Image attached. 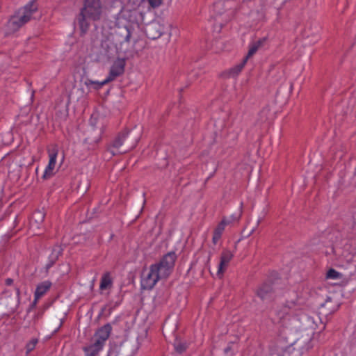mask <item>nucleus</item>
<instances>
[{
    "instance_id": "1",
    "label": "nucleus",
    "mask_w": 356,
    "mask_h": 356,
    "mask_svg": "<svg viewBox=\"0 0 356 356\" xmlns=\"http://www.w3.org/2000/svg\"><path fill=\"white\" fill-rule=\"evenodd\" d=\"M140 139V133L136 130L124 131L118 134L112 143V147L115 149L114 152L109 149L113 155L124 154L133 149Z\"/></svg>"
},
{
    "instance_id": "2",
    "label": "nucleus",
    "mask_w": 356,
    "mask_h": 356,
    "mask_svg": "<svg viewBox=\"0 0 356 356\" xmlns=\"http://www.w3.org/2000/svg\"><path fill=\"white\" fill-rule=\"evenodd\" d=\"M104 0H83V6L81 11L87 15L88 18L93 21L100 19Z\"/></svg>"
},
{
    "instance_id": "3",
    "label": "nucleus",
    "mask_w": 356,
    "mask_h": 356,
    "mask_svg": "<svg viewBox=\"0 0 356 356\" xmlns=\"http://www.w3.org/2000/svg\"><path fill=\"white\" fill-rule=\"evenodd\" d=\"M233 2L231 1L219 0L213 3L215 17H222V22H227L234 16V10L232 8Z\"/></svg>"
},
{
    "instance_id": "4",
    "label": "nucleus",
    "mask_w": 356,
    "mask_h": 356,
    "mask_svg": "<svg viewBox=\"0 0 356 356\" xmlns=\"http://www.w3.org/2000/svg\"><path fill=\"white\" fill-rule=\"evenodd\" d=\"M37 10L38 6L35 4V1L33 0L19 11L18 14L19 15L18 17L15 16L12 18L11 23L17 28L22 26L30 21L32 15L36 12Z\"/></svg>"
},
{
    "instance_id": "5",
    "label": "nucleus",
    "mask_w": 356,
    "mask_h": 356,
    "mask_svg": "<svg viewBox=\"0 0 356 356\" xmlns=\"http://www.w3.org/2000/svg\"><path fill=\"white\" fill-rule=\"evenodd\" d=\"M164 278L159 271V268L151 265L149 270L142 273L141 286L145 289H152L159 279Z\"/></svg>"
},
{
    "instance_id": "6",
    "label": "nucleus",
    "mask_w": 356,
    "mask_h": 356,
    "mask_svg": "<svg viewBox=\"0 0 356 356\" xmlns=\"http://www.w3.org/2000/svg\"><path fill=\"white\" fill-rule=\"evenodd\" d=\"M176 259L177 255L175 252H170L165 254L158 264H155L154 265L159 268V271L161 273V275L164 278H166L171 273Z\"/></svg>"
},
{
    "instance_id": "7",
    "label": "nucleus",
    "mask_w": 356,
    "mask_h": 356,
    "mask_svg": "<svg viewBox=\"0 0 356 356\" xmlns=\"http://www.w3.org/2000/svg\"><path fill=\"white\" fill-rule=\"evenodd\" d=\"M134 28L131 26H118L113 33V40L119 44L129 42L132 35Z\"/></svg>"
},
{
    "instance_id": "8",
    "label": "nucleus",
    "mask_w": 356,
    "mask_h": 356,
    "mask_svg": "<svg viewBox=\"0 0 356 356\" xmlns=\"http://www.w3.org/2000/svg\"><path fill=\"white\" fill-rule=\"evenodd\" d=\"M164 32V26L158 21H153L145 27L147 38L152 40L159 38Z\"/></svg>"
},
{
    "instance_id": "9",
    "label": "nucleus",
    "mask_w": 356,
    "mask_h": 356,
    "mask_svg": "<svg viewBox=\"0 0 356 356\" xmlns=\"http://www.w3.org/2000/svg\"><path fill=\"white\" fill-rule=\"evenodd\" d=\"M275 289L271 282H265L257 290V295L262 300H270L274 296Z\"/></svg>"
},
{
    "instance_id": "10",
    "label": "nucleus",
    "mask_w": 356,
    "mask_h": 356,
    "mask_svg": "<svg viewBox=\"0 0 356 356\" xmlns=\"http://www.w3.org/2000/svg\"><path fill=\"white\" fill-rule=\"evenodd\" d=\"M111 324L106 323L96 331L92 340L99 341L104 346L105 342L111 334Z\"/></svg>"
},
{
    "instance_id": "11",
    "label": "nucleus",
    "mask_w": 356,
    "mask_h": 356,
    "mask_svg": "<svg viewBox=\"0 0 356 356\" xmlns=\"http://www.w3.org/2000/svg\"><path fill=\"white\" fill-rule=\"evenodd\" d=\"M124 60H118L113 63L110 69L109 75L107 77L110 82L124 73Z\"/></svg>"
},
{
    "instance_id": "12",
    "label": "nucleus",
    "mask_w": 356,
    "mask_h": 356,
    "mask_svg": "<svg viewBox=\"0 0 356 356\" xmlns=\"http://www.w3.org/2000/svg\"><path fill=\"white\" fill-rule=\"evenodd\" d=\"M115 52V47L108 40H103L100 45V53L106 58L110 59L113 57Z\"/></svg>"
},
{
    "instance_id": "13",
    "label": "nucleus",
    "mask_w": 356,
    "mask_h": 356,
    "mask_svg": "<svg viewBox=\"0 0 356 356\" xmlns=\"http://www.w3.org/2000/svg\"><path fill=\"white\" fill-rule=\"evenodd\" d=\"M233 254L227 249L223 250L220 256V261L218 266V274H222L233 258Z\"/></svg>"
},
{
    "instance_id": "14",
    "label": "nucleus",
    "mask_w": 356,
    "mask_h": 356,
    "mask_svg": "<svg viewBox=\"0 0 356 356\" xmlns=\"http://www.w3.org/2000/svg\"><path fill=\"white\" fill-rule=\"evenodd\" d=\"M63 249L60 245H56L53 247L51 253L49 257V262L47 264L45 268L46 271L48 272L50 268H51L59 257L62 254Z\"/></svg>"
},
{
    "instance_id": "15",
    "label": "nucleus",
    "mask_w": 356,
    "mask_h": 356,
    "mask_svg": "<svg viewBox=\"0 0 356 356\" xmlns=\"http://www.w3.org/2000/svg\"><path fill=\"white\" fill-rule=\"evenodd\" d=\"M103 347L104 345L99 341L92 340L90 346L83 347V351L86 356H97Z\"/></svg>"
},
{
    "instance_id": "16",
    "label": "nucleus",
    "mask_w": 356,
    "mask_h": 356,
    "mask_svg": "<svg viewBox=\"0 0 356 356\" xmlns=\"http://www.w3.org/2000/svg\"><path fill=\"white\" fill-rule=\"evenodd\" d=\"M86 17H88L87 15L81 11H80V13L76 17V21L80 29L81 35H85L88 32L90 27V23L86 19Z\"/></svg>"
},
{
    "instance_id": "17",
    "label": "nucleus",
    "mask_w": 356,
    "mask_h": 356,
    "mask_svg": "<svg viewBox=\"0 0 356 356\" xmlns=\"http://www.w3.org/2000/svg\"><path fill=\"white\" fill-rule=\"evenodd\" d=\"M56 156L57 153H52L49 155V162L42 176V178L44 179H47L54 175L53 170L56 165Z\"/></svg>"
},
{
    "instance_id": "18",
    "label": "nucleus",
    "mask_w": 356,
    "mask_h": 356,
    "mask_svg": "<svg viewBox=\"0 0 356 356\" xmlns=\"http://www.w3.org/2000/svg\"><path fill=\"white\" fill-rule=\"evenodd\" d=\"M246 63L247 62L243 59V60L239 64L229 69L227 71L224 72L222 74V76L226 78L236 76L241 72Z\"/></svg>"
},
{
    "instance_id": "19",
    "label": "nucleus",
    "mask_w": 356,
    "mask_h": 356,
    "mask_svg": "<svg viewBox=\"0 0 356 356\" xmlns=\"http://www.w3.org/2000/svg\"><path fill=\"white\" fill-rule=\"evenodd\" d=\"M51 286L50 281H44L39 284L35 291V297L36 300L40 298Z\"/></svg>"
},
{
    "instance_id": "20",
    "label": "nucleus",
    "mask_w": 356,
    "mask_h": 356,
    "mask_svg": "<svg viewBox=\"0 0 356 356\" xmlns=\"http://www.w3.org/2000/svg\"><path fill=\"white\" fill-rule=\"evenodd\" d=\"M44 217L45 213H44V211L41 210H36L34 211L31 218L30 224L32 226L40 225L43 222Z\"/></svg>"
},
{
    "instance_id": "21",
    "label": "nucleus",
    "mask_w": 356,
    "mask_h": 356,
    "mask_svg": "<svg viewBox=\"0 0 356 356\" xmlns=\"http://www.w3.org/2000/svg\"><path fill=\"white\" fill-rule=\"evenodd\" d=\"M109 79H108L107 78L106 79H104V81H92L89 79H87L86 81H85V85L87 86H89L90 85H93L94 87L93 88L95 89V90H99L104 85L109 83Z\"/></svg>"
},
{
    "instance_id": "22",
    "label": "nucleus",
    "mask_w": 356,
    "mask_h": 356,
    "mask_svg": "<svg viewBox=\"0 0 356 356\" xmlns=\"http://www.w3.org/2000/svg\"><path fill=\"white\" fill-rule=\"evenodd\" d=\"M231 223V221L224 218L221 222L218 225L213 232L215 234L222 236L223 231L225 230V225Z\"/></svg>"
},
{
    "instance_id": "23",
    "label": "nucleus",
    "mask_w": 356,
    "mask_h": 356,
    "mask_svg": "<svg viewBox=\"0 0 356 356\" xmlns=\"http://www.w3.org/2000/svg\"><path fill=\"white\" fill-rule=\"evenodd\" d=\"M112 282L109 277L108 273L105 274L101 280L100 289H106L108 286H111Z\"/></svg>"
},
{
    "instance_id": "24",
    "label": "nucleus",
    "mask_w": 356,
    "mask_h": 356,
    "mask_svg": "<svg viewBox=\"0 0 356 356\" xmlns=\"http://www.w3.org/2000/svg\"><path fill=\"white\" fill-rule=\"evenodd\" d=\"M342 277L341 273H339L336 270L333 268H330L326 274V278L327 279H341Z\"/></svg>"
},
{
    "instance_id": "25",
    "label": "nucleus",
    "mask_w": 356,
    "mask_h": 356,
    "mask_svg": "<svg viewBox=\"0 0 356 356\" xmlns=\"http://www.w3.org/2000/svg\"><path fill=\"white\" fill-rule=\"evenodd\" d=\"M174 347L176 352L181 354L186 350L187 346L186 343H181L176 340V341L174 343Z\"/></svg>"
},
{
    "instance_id": "26",
    "label": "nucleus",
    "mask_w": 356,
    "mask_h": 356,
    "mask_svg": "<svg viewBox=\"0 0 356 356\" xmlns=\"http://www.w3.org/2000/svg\"><path fill=\"white\" fill-rule=\"evenodd\" d=\"M258 51L257 47L254 45L253 43H252L250 46L249 51L248 52V54L246 56L243 58L245 62L248 61V60L257 51Z\"/></svg>"
},
{
    "instance_id": "27",
    "label": "nucleus",
    "mask_w": 356,
    "mask_h": 356,
    "mask_svg": "<svg viewBox=\"0 0 356 356\" xmlns=\"http://www.w3.org/2000/svg\"><path fill=\"white\" fill-rule=\"evenodd\" d=\"M37 339H32L29 343L26 345V355H28L30 352H31L35 347L38 343Z\"/></svg>"
},
{
    "instance_id": "28",
    "label": "nucleus",
    "mask_w": 356,
    "mask_h": 356,
    "mask_svg": "<svg viewBox=\"0 0 356 356\" xmlns=\"http://www.w3.org/2000/svg\"><path fill=\"white\" fill-rule=\"evenodd\" d=\"M89 187L88 180H84L83 183H80L77 186V190L81 193H85Z\"/></svg>"
},
{
    "instance_id": "29",
    "label": "nucleus",
    "mask_w": 356,
    "mask_h": 356,
    "mask_svg": "<svg viewBox=\"0 0 356 356\" xmlns=\"http://www.w3.org/2000/svg\"><path fill=\"white\" fill-rule=\"evenodd\" d=\"M241 214H242V209L241 207L240 208L238 212L236 213V214H233L232 216H231V220H229L231 221V223L232 222H237L239 220L241 216Z\"/></svg>"
},
{
    "instance_id": "30",
    "label": "nucleus",
    "mask_w": 356,
    "mask_h": 356,
    "mask_svg": "<svg viewBox=\"0 0 356 356\" xmlns=\"http://www.w3.org/2000/svg\"><path fill=\"white\" fill-rule=\"evenodd\" d=\"M152 8H157L162 3V0H147Z\"/></svg>"
},
{
    "instance_id": "31",
    "label": "nucleus",
    "mask_w": 356,
    "mask_h": 356,
    "mask_svg": "<svg viewBox=\"0 0 356 356\" xmlns=\"http://www.w3.org/2000/svg\"><path fill=\"white\" fill-rule=\"evenodd\" d=\"M266 41V38H261V39L258 40L256 42H254L253 44L254 45H256L257 47V49H259L261 47L263 46V44H264V42Z\"/></svg>"
},
{
    "instance_id": "32",
    "label": "nucleus",
    "mask_w": 356,
    "mask_h": 356,
    "mask_svg": "<svg viewBox=\"0 0 356 356\" xmlns=\"http://www.w3.org/2000/svg\"><path fill=\"white\" fill-rule=\"evenodd\" d=\"M221 238V236L219 235V234H215L213 232V238H212V242L213 244H216L217 242L220 240V238Z\"/></svg>"
},
{
    "instance_id": "33",
    "label": "nucleus",
    "mask_w": 356,
    "mask_h": 356,
    "mask_svg": "<svg viewBox=\"0 0 356 356\" xmlns=\"http://www.w3.org/2000/svg\"><path fill=\"white\" fill-rule=\"evenodd\" d=\"M106 311H108L106 316L110 315L112 311V308L110 307L107 309L106 307H103L100 315H103Z\"/></svg>"
},
{
    "instance_id": "34",
    "label": "nucleus",
    "mask_w": 356,
    "mask_h": 356,
    "mask_svg": "<svg viewBox=\"0 0 356 356\" xmlns=\"http://www.w3.org/2000/svg\"><path fill=\"white\" fill-rule=\"evenodd\" d=\"M332 301V298L330 297V296H327L326 299H325V302L323 303H321L320 305L321 307H324L325 306L326 304H328L329 302H330Z\"/></svg>"
},
{
    "instance_id": "35",
    "label": "nucleus",
    "mask_w": 356,
    "mask_h": 356,
    "mask_svg": "<svg viewBox=\"0 0 356 356\" xmlns=\"http://www.w3.org/2000/svg\"><path fill=\"white\" fill-rule=\"evenodd\" d=\"M5 283H6V285H8V286H10V285H12V284H13V279H11V278H7V279L6 280V281H5Z\"/></svg>"
},
{
    "instance_id": "36",
    "label": "nucleus",
    "mask_w": 356,
    "mask_h": 356,
    "mask_svg": "<svg viewBox=\"0 0 356 356\" xmlns=\"http://www.w3.org/2000/svg\"><path fill=\"white\" fill-rule=\"evenodd\" d=\"M38 300L35 298L34 301L32 302V304L30 305V307L28 309V312H29L32 308L35 307L37 304Z\"/></svg>"
},
{
    "instance_id": "37",
    "label": "nucleus",
    "mask_w": 356,
    "mask_h": 356,
    "mask_svg": "<svg viewBox=\"0 0 356 356\" xmlns=\"http://www.w3.org/2000/svg\"><path fill=\"white\" fill-rule=\"evenodd\" d=\"M63 320L60 319V323H59L58 327L54 330V332H56L61 327V326L63 325Z\"/></svg>"
},
{
    "instance_id": "38",
    "label": "nucleus",
    "mask_w": 356,
    "mask_h": 356,
    "mask_svg": "<svg viewBox=\"0 0 356 356\" xmlns=\"http://www.w3.org/2000/svg\"><path fill=\"white\" fill-rule=\"evenodd\" d=\"M15 290H16V293H17V300H19V296H20V290H19V288L16 287V288H15Z\"/></svg>"
},
{
    "instance_id": "39",
    "label": "nucleus",
    "mask_w": 356,
    "mask_h": 356,
    "mask_svg": "<svg viewBox=\"0 0 356 356\" xmlns=\"http://www.w3.org/2000/svg\"><path fill=\"white\" fill-rule=\"evenodd\" d=\"M42 312H39L35 316V319H38L39 318H40L42 315Z\"/></svg>"
},
{
    "instance_id": "40",
    "label": "nucleus",
    "mask_w": 356,
    "mask_h": 356,
    "mask_svg": "<svg viewBox=\"0 0 356 356\" xmlns=\"http://www.w3.org/2000/svg\"><path fill=\"white\" fill-rule=\"evenodd\" d=\"M287 308H288V309H291V306H289V305H286V306L284 307V313H286H286L288 312L286 311Z\"/></svg>"
},
{
    "instance_id": "41",
    "label": "nucleus",
    "mask_w": 356,
    "mask_h": 356,
    "mask_svg": "<svg viewBox=\"0 0 356 356\" xmlns=\"http://www.w3.org/2000/svg\"><path fill=\"white\" fill-rule=\"evenodd\" d=\"M229 350H230V348L227 347V348L225 349V352L227 353L228 351H229Z\"/></svg>"
},
{
    "instance_id": "42",
    "label": "nucleus",
    "mask_w": 356,
    "mask_h": 356,
    "mask_svg": "<svg viewBox=\"0 0 356 356\" xmlns=\"http://www.w3.org/2000/svg\"><path fill=\"white\" fill-rule=\"evenodd\" d=\"M210 259H211V252H210V253H209V254L208 261H209V260H210Z\"/></svg>"
},
{
    "instance_id": "43",
    "label": "nucleus",
    "mask_w": 356,
    "mask_h": 356,
    "mask_svg": "<svg viewBox=\"0 0 356 356\" xmlns=\"http://www.w3.org/2000/svg\"><path fill=\"white\" fill-rule=\"evenodd\" d=\"M254 231V229H252V231L250 232V235L252 234L253 233V232Z\"/></svg>"
},
{
    "instance_id": "44",
    "label": "nucleus",
    "mask_w": 356,
    "mask_h": 356,
    "mask_svg": "<svg viewBox=\"0 0 356 356\" xmlns=\"http://www.w3.org/2000/svg\"><path fill=\"white\" fill-rule=\"evenodd\" d=\"M260 222H261V220H259L257 221V225L260 223Z\"/></svg>"
}]
</instances>
